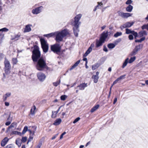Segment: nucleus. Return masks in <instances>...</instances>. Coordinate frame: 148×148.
<instances>
[{
    "label": "nucleus",
    "instance_id": "f257e3e1",
    "mask_svg": "<svg viewBox=\"0 0 148 148\" xmlns=\"http://www.w3.org/2000/svg\"><path fill=\"white\" fill-rule=\"evenodd\" d=\"M55 36V40L58 42L62 41L63 38L65 37H70L71 36V32L66 29H64L60 32H54Z\"/></svg>",
    "mask_w": 148,
    "mask_h": 148
},
{
    "label": "nucleus",
    "instance_id": "f03ea898",
    "mask_svg": "<svg viewBox=\"0 0 148 148\" xmlns=\"http://www.w3.org/2000/svg\"><path fill=\"white\" fill-rule=\"evenodd\" d=\"M107 32H103L101 35L99 40H97L96 41V47L98 48L102 45L107 37Z\"/></svg>",
    "mask_w": 148,
    "mask_h": 148
},
{
    "label": "nucleus",
    "instance_id": "7ed1b4c3",
    "mask_svg": "<svg viewBox=\"0 0 148 148\" xmlns=\"http://www.w3.org/2000/svg\"><path fill=\"white\" fill-rule=\"evenodd\" d=\"M47 66L45 60L42 58H40L38 60L36 67L39 71H42Z\"/></svg>",
    "mask_w": 148,
    "mask_h": 148
},
{
    "label": "nucleus",
    "instance_id": "20e7f679",
    "mask_svg": "<svg viewBox=\"0 0 148 148\" xmlns=\"http://www.w3.org/2000/svg\"><path fill=\"white\" fill-rule=\"evenodd\" d=\"M32 58L34 62H37L38 59L40 57V53L39 47L36 46H34V49L33 52Z\"/></svg>",
    "mask_w": 148,
    "mask_h": 148
},
{
    "label": "nucleus",
    "instance_id": "39448f33",
    "mask_svg": "<svg viewBox=\"0 0 148 148\" xmlns=\"http://www.w3.org/2000/svg\"><path fill=\"white\" fill-rule=\"evenodd\" d=\"M82 16V14H79L77 15L74 18V20L71 22V24L75 28H79L81 23L79 21Z\"/></svg>",
    "mask_w": 148,
    "mask_h": 148
},
{
    "label": "nucleus",
    "instance_id": "423d86ee",
    "mask_svg": "<svg viewBox=\"0 0 148 148\" xmlns=\"http://www.w3.org/2000/svg\"><path fill=\"white\" fill-rule=\"evenodd\" d=\"M40 41L43 51L45 53H47L49 49L48 44L47 41L44 38H41Z\"/></svg>",
    "mask_w": 148,
    "mask_h": 148
},
{
    "label": "nucleus",
    "instance_id": "0eeeda50",
    "mask_svg": "<svg viewBox=\"0 0 148 148\" xmlns=\"http://www.w3.org/2000/svg\"><path fill=\"white\" fill-rule=\"evenodd\" d=\"M40 41L43 51L45 53H47L49 49L48 44L47 41L44 38H41Z\"/></svg>",
    "mask_w": 148,
    "mask_h": 148
},
{
    "label": "nucleus",
    "instance_id": "6e6552de",
    "mask_svg": "<svg viewBox=\"0 0 148 148\" xmlns=\"http://www.w3.org/2000/svg\"><path fill=\"white\" fill-rule=\"evenodd\" d=\"M51 49L54 53L58 54L60 51L61 47L59 44L56 43L51 46Z\"/></svg>",
    "mask_w": 148,
    "mask_h": 148
},
{
    "label": "nucleus",
    "instance_id": "1a4fd4ad",
    "mask_svg": "<svg viewBox=\"0 0 148 148\" xmlns=\"http://www.w3.org/2000/svg\"><path fill=\"white\" fill-rule=\"evenodd\" d=\"M5 64V71L6 73L9 74L10 72L11 68L10 64L9 61L6 58L4 62Z\"/></svg>",
    "mask_w": 148,
    "mask_h": 148
},
{
    "label": "nucleus",
    "instance_id": "9d476101",
    "mask_svg": "<svg viewBox=\"0 0 148 148\" xmlns=\"http://www.w3.org/2000/svg\"><path fill=\"white\" fill-rule=\"evenodd\" d=\"M31 127H29L28 131L29 132L30 134V136L28 139V142L27 144H28V143L31 141L33 139V137L31 136V135H33L34 134V133L36 130V128L34 126H32Z\"/></svg>",
    "mask_w": 148,
    "mask_h": 148
},
{
    "label": "nucleus",
    "instance_id": "9b49d317",
    "mask_svg": "<svg viewBox=\"0 0 148 148\" xmlns=\"http://www.w3.org/2000/svg\"><path fill=\"white\" fill-rule=\"evenodd\" d=\"M43 8V7L42 6L36 8L32 10V13L34 14H38L42 12Z\"/></svg>",
    "mask_w": 148,
    "mask_h": 148
},
{
    "label": "nucleus",
    "instance_id": "f8f14e48",
    "mask_svg": "<svg viewBox=\"0 0 148 148\" xmlns=\"http://www.w3.org/2000/svg\"><path fill=\"white\" fill-rule=\"evenodd\" d=\"M117 13L119 16L124 18H127L128 17L131 16L132 14H130L128 13H125L121 12L119 11H118Z\"/></svg>",
    "mask_w": 148,
    "mask_h": 148
},
{
    "label": "nucleus",
    "instance_id": "ddd939ff",
    "mask_svg": "<svg viewBox=\"0 0 148 148\" xmlns=\"http://www.w3.org/2000/svg\"><path fill=\"white\" fill-rule=\"evenodd\" d=\"M142 47L143 45L141 44L136 46L134 49L130 54V55L131 56H132L136 55L137 52Z\"/></svg>",
    "mask_w": 148,
    "mask_h": 148
},
{
    "label": "nucleus",
    "instance_id": "4468645a",
    "mask_svg": "<svg viewBox=\"0 0 148 148\" xmlns=\"http://www.w3.org/2000/svg\"><path fill=\"white\" fill-rule=\"evenodd\" d=\"M37 76L38 79L40 81H43L46 78L45 75L43 73L40 72L37 73Z\"/></svg>",
    "mask_w": 148,
    "mask_h": 148
},
{
    "label": "nucleus",
    "instance_id": "2eb2a0df",
    "mask_svg": "<svg viewBox=\"0 0 148 148\" xmlns=\"http://www.w3.org/2000/svg\"><path fill=\"white\" fill-rule=\"evenodd\" d=\"M17 126V124L16 123H12L11 125L8 128L7 131V132L9 131H13L16 129Z\"/></svg>",
    "mask_w": 148,
    "mask_h": 148
},
{
    "label": "nucleus",
    "instance_id": "dca6fc26",
    "mask_svg": "<svg viewBox=\"0 0 148 148\" xmlns=\"http://www.w3.org/2000/svg\"><path fill=\"white\" fill-rule=\"evenodd\" d=\"M126 33L127 34H132L134 36L135 38L136 39V37L138 36V34L137 32H135L134 31H131L128 28H126Z\"/></svg>",
    "mask_w": 148,
    "mask_h": 148
},
{
    "label": "nucleus",
    "instance_id": "f3484780",
    "mask_svg": "<svg viewBox=\"0 0 148 148\" xmlns=\"http://www.w3.org/2000/svg\"><path fill=\"white\" fill-rule=\"evenodd\" d=\"M87 86V84L85 83H82L81 84L79 85H78L77 88H79V89L80 90H84L85 88Z\"/></svg>",
    "mask_w": 148,
    "mask_h": 148
},
{
    "label": "nucleus",
    "instance_id": "a211bd4d",
    "mask_svg": "<svg viewBox=\"0 0 148 148\" xmlns=\"http://www.w3.org/2000/svg\"><path fill=\"white\" fill-rule=\"evenodd\" d=\"M134 23V22H132L131 23L127 22L122 25L120 28H129L133 25Z\"/></svg>",
    "mask_w": 148,
    "mask_h": 148
},
{
    "label": "nucleus",
    "instance_id": "6ab92c4d",
    "mask_svg": "<svg viewBox=\"0 0 148 148\" xmlns=\"http://www.w3.org/2000/svg\"><path fill=\"white\" fill-rule=\"evenodd\" d=\"M147 33L145 31H142L139 32L138 34V36L137 37H145L147 36Z\"/></svg>",
    "mask_w": 148,
    "mask_h": 148
},
{
    "label": "nucleus",
    "instance_id": "aec40b11",
    "mask_svg": "<svg viewBox=\"0 0 148 148\" xmlns=\"http://www.w3.org/2000/svg\"><path fill=\"white\" fill-rule=\"evenodd\" d=\"M99 72H97L96 73V75H93L92 78L93 79V81L94 83H97L98 81V79L99 78Z\"/></svg>",
    "mask_w": 148,
    "mask_h": 148
},
{
    "label": "nucleus",
    "instance_id": "412c9836",
    "mask_svg": "<svg viewBox=\"0 0 148 148\" xmlns=\"http://www.w3.org/2000/svg\"><path fill=\"white\" fill-rule=\"evenodd\" d=\"M9 140V139L7 137H5L3 140L1 142V145L2 147H4L7 143Z\"/></svg>",
    "mask_w": 148,
    "mask_h": 148
},
{
    "label": "nucleus",
    "instance_id": "4be33fe9",
    "mask_svg": "<svg viewBox=\"0 0 148 148\" xmlns=\"http://www.w3.org/2000/svg\"><path fill=\"white\" fill-rule=\"evenodd\" d=\"M11 95V93L10 92H8L6 93L3 97V101H5L7 100V98L10 96Z\"/></svg>",
    "mask_w": 148,
    "mask_h": 148
},
{
    "label": "nucleus",
    "instance_id": "5701e85b",
    "mask_svg": "<svg viewBox=\"0 0 148 148\" xmlns=\"http://www.w3.org/2000/svg\"><path fill=\"white\" fill-rule=\"evenodd\" d=\"M62 121L61 119H58L55 120L53 124L55 125H59Z\"/></svg>",
    "mask_w": 148,
    "mask_h": 148
},
{
    "label": "nucleus",
    "instance_id": "b1692460",
    "mask_svg": "<svg viewBox=\"0 0 148 148\" xmlns=\"http://www.w3.org/2000/svg\"><path fill=\"white\" fill-rule=\"evenodd\" d=\"M133 9V7L131 5H129L126 8V11L129 12H131Z\"/></svg>",
    "mask_w": 148,
    "mask_h": 148
},
{
    "label": "nucleus",
    "instance_id": "393cba45",
    "mask_svg": "<svg viewBox=\"0 0 148 148\" xmlns=\"http://www.w3.org/2000/svg\"><path fill=\"white\" fill-rule=\"evenodd\" d=\"M36 109V107L35 106H34L30 110V114L32 115H33L35 114Z\"/></svg>",
    "mask_w": 148,
    "mask_h": 148
},
{
    "label": "nucleus",
    "instance_id": "a878e982",
    "mask_svg": "<svg viewBox=\"0 0 148 148\" xmlns=\"http://www.w3.org/2000/svg\"><path fill=\"white\" fill-rule=\"evenodd\" d=\"M92 49L91 47H90L87 50V51H86L85 53L84 54V57H86V56L90 53V52L92 51Z\"/></svg>",
    "mask_w": 148,
    "mask_h": 148
},
{
    "label": "nucleus",
    "instance_id": "bb28decb",
    "mask_svg": "<svg viewBox=\"0 0 148 148\" xmlns=\"http://www.w3.org/2000/svg\"><path fill=\"white\" fill-rule=\"evenodd\" d=\"M99 107V105L98 104L96 105L93 107L91 109L90 112H93L96 110Z\"/></svg>",
    "mask_w": 148,
    "mask_h": 148
},
{
    "label": "nucleus",
    "instance_id": "cd10ccee",
    "mask_svg": "<svg viewBox=\"0 0 148 148\" xmlns=\"http://www.w3.org/2000/svg\"><path fill=\"white\" fill-rule=\"evenodd\" d=\"M79 31L78 28H73V32L75 36L76 37L78 36V33Z\"/></svg>",
    "mask_w": 148,
    "mask_h": 148
},
{
    "label": "nucleus",
    "instance_id": "c85d7f7f",
    "mask_svg": "<svg viewBox=\"0 0 148 148\" xmlns=\"http://www.w3.org/2000/svg\"><path fill=\"white\" fill-rule=\"evenodd\" d=\"M80 62V60H79L77 61L71 67L70 69V70H72L74 68L76 67L78 65L79 63Z\"/></svg>",
    "mask_w": 148,
    "mask_h": 148
},
{
    "label": "nucleus",
    "instance_id": "c756f323",
    "mask_svg": "<svg viewBox=\"0 0 148 148\" xmlns=\"http://www.w3.org/2000/svg\"><path fill=\"white\" fill-rule=\"evenodd\" d=\"M128 58H127L125 60L123 64V66H122V68H124L127 65V63L128 62Z\"/></svg>",
    "mask_w": 148,
    "mask_h": 148
},
{
    "label": "nucleus",
    "instance_id": "7c9ffc66",
    "mask_svg": "<svg viewBox=\"0 0 148 148\" xmlns=\"http://www.w3.org/2000/svg\"><path fill=\"white\" fill-rule=\"evenodd\" d=\"M107 46L109 48L112 49L115 47V45L113 43H110Z\"/></svg>",
    "mask_w": 148,
    "mask_h": 148
},
{
    "label": "nucleus",
    "instance_id": "2f4dec72",
    "mask_svg": "<svg viewBox=\"0 0 148 148\" xmlns=\"http://www.w3.org/2000/svg\"><path fill=\"white\" fill-rule=\"evenodd\" d=\"M99 66V65L98 63H96L92 66V69L93 70H95Z\"/></svg>",
    "mask_w": 148,
    "mask_h": 148
},
{
    "label": "nucleus",
    "instance_id": "473e14b6",
    "mask_svg": "<svg viewBox=\"0 0 148 148\" xmlns=\"http://www.w3.org/2000/svg\"><path fill=\"white\" fill-rule=\"evenodd\" d=\"M44 36H46L47 37H52L53 36H55L54 32V33H51L45 35Z\"/></svg>",
    "mask_w": 148,
    "mask_h": 148
},
{
    "label": "nucleus",
    "instance_id": "72a5a7b5",
    "mask_svg": "<svg viewBox=\"0 0 148 148\" xmlns=\"http://www.w3.org/2000/svg\"><path fill=\"white\" fill-rule=\"evenodd\" d=\"M122 34V32H118L116 33L114 35V36L116 38H117L119 36H121Z\"/></svg>",
    "mask_w": 148,
    "mask_h": 148
},
{
    "label": "nucleus",
    "instance_id": "f704fd0d",
    "mask_svg": "<svg viewBox=\"0 0 148 148\" xmlns=\"http://www.w3.org/2000/svg\"><path fill=\"white\" fill-rule=\"evenodd\" d=\"M136 59V57L134 56L133 57H131L129 60L128 63H131L134 62Z\"/></svg>",
    "mask_w": 148,
    "mask_h": 148
},
{
    "label": "nucleus",
    "instance_id": "c9c22d12",
    "mask_svg": "<svg viewBox=\"0 0 148 148\" xmlns=\"http://www.w3.org/2000/svg\"><path fill=\"white\" fill-rule=\"evenodd\" d=\"M58 113L56 111H52L51 117L53 118H55L56 116V115Z\"/></svg>",
    "mask_w": 148,
    "mask_h": 148
},
{
    "label": "nucleus",
    "instance_id": "e433bc0d",
    "mask_svg": "<svg viewBox=\"0 0 148 148\" xmlns=\"http://www.w3.org/2000/svg\"><path fill=\"white\" fill-rule=\"evenodd\" d=\"M67 97V96L65 95H62L60 97V99L62 101H64Z\"/></svg>",
    "mask_w": 148,
    "mask_h": 148
},
{
    "label": "nucleus",
    "instance_id": "4c0bfd02",
    "mask_svg": "<svg viewBox=\"0 0 148 148\" xmlns=\"http://www.w3.org/2000/svg\"><path fill=\"white\" fill-rule=\"evenodd\" d=\"M28 130V127L27 126H25L24 127V129L22 131V134H24Z\"/></svg>",
    "mask_w": 148,
    "mask_h": 148
},
{
    "label": "nucleus",
    "instance_id": "58836bf2",
    "mask_svg": "<svg viewBox=\"0 0 148 148\" xmlns=\"http://www.w3.org/2000/svg\"><path fill=\"white\" fill-rule=\"evenodd\" d=\"M28 130V127L27 126H25L24 127V129L22 131V134H24Z\"/></svg>",
    "mask_w": 148,
    "mask_h": 148
},
{
    "label": "nucleus",
    "instance_id": "ea45409f",
    "mask_svg": "<svg viewBox=\"0 0 148 148\" xmlns=\"http://www.w3.org/2000/svg\"><path fill=\"white\" fill-rule=\"evenodd\" d=\"M60 81L59 80L58 81H57L56 82H53V85L55 86H57L60 83Z\"/></svg>",
    "mask_w": 148,
    "mask_h": 148
},
{
    "label": "nucleus",
    "instance_id": "a19ab883",
    "mask_svg": "<svg viewBox=\"0 0 148 148\" xmlns=\"http://www.w3.org/2000/svg\"><path fill=\"white\" fill-rule=\"evenodd\" d=\"M97 4L98 5L96 6H95L96 8H97V9H99V6L102 7L103 5L102 2H97Z\"/></svg>",
    "mask_w": 148,
    "mask_h": 148
},
{
    "label": "nucleus",
    "instance_id": "79ce46f5",
    "mask_svg": "<svg viewBox=\"0 0 148 148\" xmlns=\"http://www.w3.org/2000/svg\"><path fill=\"white\" fill-rule=\"evenodd\" d=\"M27 139V138L26 137H23L21 139L22 142L23 143H25Z\"/></svg>",
    "mask_w": 148,
    "mask_h": 148
},
{
    "label": "nucleus",
    "instance_id": "37998d69",
    "mask_svg": "<svg viewBox=\"0 0 148 148\" xmlns=\"http://www.w3.org/2000/svg\"><path fill=\"white\" fill-rule=\"evenodd\" d=\"M12 60L13 63L14 64H16L18 62L17 59L15 58H13Z\"/></svg>",
    "mask_w": 148,
    "mask_h": 148
},
{
    "label": "nucleus",
    "instance_id": "c03bdc74",
    "mask_svg": "<svg viewBox=\"0 0 148 148\" xmlns=\"http://www.w3.org/2000/svg\"><path fill=\"white\" fill-rule=\"evenodd\" d=\"M11 134L12 135H18V132L17 131H12Z\"/></svg>",
    "mask_w": 148,
    "mask_h": 148
},
{
    "label": "nucleus",
    "instance_id": "a18cd8bd",
    "mask_svg": "<svg viewBox=\"0 0 148 148\" xmlns=\"http://www.w3.org/2000/svg\"><path fill=\"white\" fill-rule=\"evenodd\" d=\"M18 35H17L16 36H15L14 37H12L11 38V40H17L18 39Z\"/></svg>",
    "mask_w": 148,
    "mask_h": 148
},
{
    "label": "nucleus",
    "instance_id": "49530a36",
    "mask_svg": "<svg viewBox=\"0 0 148 148\" xmlns=\"http://www.w3.org/2000/svg\"><path fill=\"white\" fill-rule=\"evenodd\" d=\"M4 148H14V147L12 145L10 144L8 145Z\"/></svg>",
    "mask_w": 148,
    "mask_h": 148
},
{
    "label": "nucleus",
    "instance_id": "de8ad7c7",
    "mask_svg": "<svg viewBox=\"0 0 148 148\" xmlns=\"http://www.w3.org/2000/svg\"><path fill=\"white\" fill-rule=\"evenodd\" d=\"M125 75H122L120 76L117 79H118L119 81L121 79H124L125 78Z\"/></svg>",
    "mask_w": 148,
    "mask_h": 148
},
{
    "label": "nucleus",
    "instance_id": "09e8293b",
    "mask_svg": "<svg viewBox=\"0 0 148 148\" xmlns=\"http://www.w3.org/2000/svg\"><path fill=\"white\" fill-rule=\"evenodd\" d=\"M132 2V0H127L125 3L127 5H130Z\"/></svg>",
    "mask_w": 148,
    "mask_h": 148
},
{
    "label": "nucleus",
    "instance_id": "8fccbe9b",
    "mask_svg": "<svg viewBox=\"0 0 148 148\" xmlns=\"http://www.w3.org/2000/svg\"><path fill=\"white\" fill-rule=\"evenodd\" d=\"M31 30V28H25L24 31V32H29Z\"/></svg>",
    "mask_w": 148,
    "mask_h": 148
},
{
    "label": "nucleus",
    "instance_id": "3c124183",
    "mask_svg": "<svg viewBox=\"0 0 148 148\" xmlns=\"http://www.w3.org/2000/svg\"><path fill=\"white\" fill-rule=\"evenodd\" d=\"M80 118L79 117H78L73 122V123H75L77 122L80 119Z\"/></svg>",
    "mask_w": 148,
    "mask_h": 148
},
{
    "label": "nucleus",
    "instance_id": "603ef678",
    "mask_svg": "<svg viewBox=\"0 0 148 148\" xmlns=\"http://www.w3.org/2000/svg\"><path fill=\"white\" fill-rule=\"evenodd\" d=\"M8 29L7 28H2L0 29V32H6L8 31Z\"/></svg>",
    "mask_w": 148,
    "mask_h": 148
},
{
    "label": "nucleus",
    "instance_id": "864d4df0",
    "mask_svg": "<svg viewBox=\"0 0 148 148\" xmlns=\"http://www.w3.org/2000/svg\"><path fill=\"white\" fill-rule=\"evenodd\" d=\"M121 41V38H119L116 40L115 41V43H116V44H117V43L120 42Z\"/></svg>",
    "mask_w": 148,
    "mask_h": 148
},
{
    "label": "nucleus",
    "instance_id": "5fc2aeb1",
    "mask_svg": "<svg viewBox=\"0 0 148 148\" xmlns=\"http://www.w3.org/2000/svg\"><path fill=\"white\" fill-rule=\"evenodd\" d=\"M128 37H129V38L130 40H133V38H134L132 35V34L130 35Z\"/></svg>",
    "mask_w": 148,
    "mask_h": 148
},
{
    "label": "nucleus",
    "instance_id": "6e6d98bb",
    "mask_svg": "<svg viewBox=\"0 0 148 148\" xmlns=\"http://www.w3.org/2000/svg\"><path fill=\"white\" fill-rule=\"evenodd\" d=\"M66 134V132H64L63 133H62L60 136V139H62L63 137V136L64 135H65Z\"/></svg>",
    "mask_w": 148,
    "mask_h": 148
},
{
    "label": "nucleus",
    "instance_id": "4d7b16f0",
    "mask_svg": "<svg viewBox=\"0 0 148 148\" xmlns=\"http://www.w3.org/2000/svg\"><path fill=\"white\" fill-rule=\"evenodd\" d=\"M103 50L105 52H107L108 51L107 48L105 46H103Z\"/></svg>",
    "mask_w": 148,
    "mask_h": 148
},
{
    "label": "nucleus",
    "instance_id": "13d9d810",
    "mask_svg": "<svg viewBox=\"0 0 148 148\" xmlns=\"http://www.w3.org/2000/svg\"><path fill=\"white\" fill-rule=\"evenodd\" d=\"M3 77L2 79L3 81H4V80L6 77L5 74L4 73H3Z\"/></svg>",
    "mask_w": 148,
    "mask_h": 148
},
{
    "label": "nucleus",
    "instance_id": "bf43d9fd",
    "mask_svg": "<svg viewBox=\"0 0 148 148\" xmlns=\"http://www.w3.org/2000/svg\"><path fill=\"white\" fill-rule=\"evenodd\" d=\"M141 28H148V24L143 25Z\"/></svg>",
    "mask_w": 148,
    "mask_h": 148
},
{
    "label": "nucleus",
    "instance_id": "052dcab7",
    "mask_svg": "<svg viewBox=\"0 0 148 148\" xmlns=\"http://www.w3.org/2000/svg\"><path fill=\"white\" fill-rule=\"evenodd\" d=\"M31 27H33L31 24H28L26 25L25 28H30Z\"/></svg>",
    "mask_w": 148,
    "mask_h": 148
},
{
    "label": "nucleus",
    "instance_id": "680f3d73",
    "mask_svg": "<svg viewBox=\"0 0 148 148\" xmlns=\"http://www.w3.org/2000/svg\"><path fill=\"white\" fill-rule=\"evenodd\" d=\"M119 81V80L117 78L116 80H115L113 83V84H117L118 82Z\"/></svg>",
    "mask_w": 148,
    "mask_h": 148
},
{
    "label": "nucleus",
    "instance_id": "e2e57ef3",
    "mask_svg": "<svg viewBox=\"0 0 148 148\" xmlns=\"http://www.w3.org/2000/svg\"><path fill=\"white\" fill-rule=\"evenodd\" d=\"M5 105L6 106H8L9 105V103L8 102H5Z\"/></svg>",
    "mask_w": 148,
    "mask_h": 148
},
{
    "label": "nucleus",
    "instance_id": "0e129e2a",
    "mask_svg": "<svg viewBox=\"0 0 148 148\" xmlns=\"http://www.w3.org/2000/svg\"><path fill=\"white\" fill-rule=\"evenodd\" d=\"M58 135V134H57L55 135V136H53V137H52L51 138V139L53 140V139H55L56 138V137H57Z\"/></svg>",
    "mask_w": 148,
    "mask_h": 148
},
{
    "label": "nucleus",
    "instance_id": "69168bd1",
    "mask_svg": "<svg viewBox=\"0 0 148 148\" xmlns=\"http://www.w3.org/2000/svg\"><path fill=\"white\" fill-rule=\"evenodd\" d=\"M11 122L10 121H8L5 124L6 125H9L10 124Z\"/></svg>",
    "mask_w": 148,
    "mask_h": 148
},
{
    "label": "nucleus",
    "instance_id": "338daca9",
    "mask_svg": "<svg viewBox=\"0 0 148 148\" xmlns=\"http://www.w3.org/2000/svg\"><path fill=\"white\" fill-rule=\"evenodd\" d=\"M145 37H143L140 39L141 42H142V41L144 40L145 39Z\"/></svg>",
    "mask_w": 148,
    "mask_h": 148
},
{
    "label": "nucleus",
    "instance_id": "774afa93",
    "mask_svg": "<svg viewBox=\"0 0 148 148\" xmlns=\"http://www.w3.org/2000/svg\"><path fill=\"white\" fill-rule=\"evenodd\" d=\"M117 101V98H115L114 99V101L113 104H114Z\"/></svg>",
    "mask_w": 148,
    "mask_h": 148
}]
</instances>
